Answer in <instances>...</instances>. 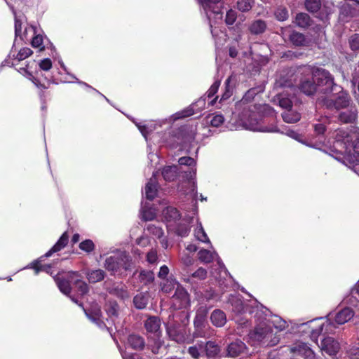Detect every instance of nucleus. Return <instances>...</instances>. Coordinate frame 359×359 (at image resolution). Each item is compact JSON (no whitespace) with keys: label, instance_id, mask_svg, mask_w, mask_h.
<instances>
[{"label":"nucleus","instance_id":"e433bc0d","mask_svg":"<svg viewBox=\"0 0 359 359\" xmlns=\"http://www.w3.org/2000/svg\"><path fill=\"white\" fill-rule=\"evenodd\" d=\"M135 306L138 309H143L148 303V296L146 294L140 293L135 296L133 299Z\"/></svg>","mask_w":359,"mask_h":359},{"label":"nucleus","instance_id":"a878e982","mask_svg":"<svg viewBox=\"0 0 359 359\" xmlns=\"http://www.w3.org/2000/svg\"><path fill=\"white\" fill-rule=\"evenodd\" d=\"M109 294H113L118 298L125 300L128 299L130 295L125 286L121 285H113L108 289Z\"/></svg>","mask_w":359,"mask_h":359},{"label":"nucleus","instance_id":"774afa93","mask_svg":"<svg viewBox=\"0 0 359 359\" xmlns=\"http://www.w3.org/2000/svg\"><path fill=\"white\" fill-rule=\"evenodd\" d=\"M123 359H142L140 355L133 353H127L126 351H122L119 348Z\"/></svg>","mask_w":359,"mask_h":359},{"label":"nucleus","instance_id":"20e7f679","mask_svg":"<svg viewBox=\"0 0 359 359\" xmlns=\"http://www.w3.org/2000/svg\"><path fill=\"white\" fill-rule=\"evenodd\" d=\"M104 267L113 275L122 276L133 267L132 257L126 252H121L106 258Z\"/></svg>","mask_w":359,"mask_h":359},{"label":"nucleus","instance_id":"dca6fc26","mask_svg":"<svg viewBox=\"0 0 359 359\" xmlns=\"http://www.w3.org/2000/svg\"><path fill=\"white\" fill-rule=\"evenodd\" d=\"M140 216L143 222L152 221L156 217V210L149 203H145L140 209Z\"/></svg>","mask_w":359,"mask_h":359},{"label":"nucleus","instance_id":"72a5a7b5","mask_svg":"<svg viewBox=\"0 0 359 359\" xmlns=\"http://www.w3.org/2000/svg\"><path fill=\"white\" fill-rule=\"evenodd\" d=\"M329 318L321 325L318 330H313L312 334H318L320 332L325 331V333H332L337 328V326L330 321V314L328 316Z\"/></svg>","mask_w":359,"mask_h":359},{"label":"nucleus","instance_id":"49530a36","mask_svg":"<svg viewBox=\"0 0 359 359\" xmlns=\"http://www.w3.org/2000/svg\"><path fill=\"white\" fill-rule=\"evenodd\" d=\"M219 349L212 341H208L204 344V352L209 357L214 356L217 354Z\"/></svg>","mask_w":359,"mask_h":359},{"label":"nucleus","instance_id":"4c0bfd02","mask_svg":"<svg viewBox=\"0 0 359 359\" xmlns=\"http://www.w3.org/2000/svg\"><path fill=\"white\" fill-rule=\"evenodd\" d=\"M232 77L229 76L224 82V91L222 93L220 99V102L228 100L233 94V86L231 84Z\"/></svg>","mask_w":359,"mask_h":359},{"label":"nucleus","instance_id":"de8ad7c7","mask_svg":"<svg viewBox=\"0 0 359 359\" xmlns=\"http://www.w3.org/2000/svg\"><path fill=\"white\" fill-rule=\"evenodd\" d=\"M86 315L91 321L95 323L100 328L105 326L104 323L100 320L101 311L100 309L95 310L93 314L86 313Z\"/></svg>","mask_w":359,"mask_h":359},{"label":"nucleus","instance_id":"39448f33","mask_svg":"<svg viewBox=\"0 0 359 359\" xmlns=\"http://www.w3.org/2000/svg\"><path fill=\"white\" fill-rule=\"evenodd\" d=\"M337 96L332 95L331 97L328 95L322 97L320 101L324 107L328 109H335L337 111L348 108L350 106L353 105L351 103V100L348 93L343 90L342 88H337L335 90Z\"/></svg>","mask_w":359,"mask_h":359},{"label":"nucleus","instance_id":"c85d7f7f","mask_svg":"<svg viewBox=\"0 0 359 359\" xmlns=\"http://www.w3.org/2000/svg\"><path fill=\"white\" fill-rule=\"evenodd\" d=\"M207 274L208 272L206 269L203 267H199L187 278H184V280L189 283H192L195 279L198 280H203L207 278Z\"/></svg>","mask_w":359,"mask_h":359},{"label":"nucleus","instance_id":"412c9836","mask_svg":"<svg viewBox=\"0 0 359 359\" xmlns=\"http://www.w3.org/2000/svg\"><path fill=\"white\" fill-rule=\"evenodd\" d=\"M69 237L66 232L63 233L57 242L48 250L43 257H50L53 253L57 252L64 248L68 243Z\"/></svg>","mask_w":359,"mask_h":359},{"label":"nucleus","instance_id":"0eeeda50","mask_svg":"<svg viewBox=\"0 0 359 359\" xmlns=\"http://www.w3.org/2000/svg\"><path fill=\"white\" fill-rule=\"evenodd\" d=\"M255 318L257 320H259V318L262 319V321H264L270 327L272 324L275 328L280 331L285 329L287 325L286 322L279 316H271L269 311L262 305H257V312Z\"/></svg>","mask_w":359,"mask_h":359},{"label":"nucleus","instance_id":"603ef678","mask_svg":"<svg viewBox=\"0 0 359 359\" xmlns=\"http://www.w3.org/2000/svg\"><path fill=\"white\" fill-rule=\"evenodd\" d=\"M79 248L81 250L85 251V252L89 253V252H91L92 251L94 250L95 245H94L93 242L91 240L87 239V240H85V241H82L79 244Z\"/></svg>","mask_w":359,"mask_h":359},{"label":"nucleus","instance_id":"bb28decb","mask_svg":"<svg viewBox=\"0 0 359 359\" xmlns=\"http://www.w3.org/2000/svg\"><path fill=\"white\" fill-rule=\"evenodd\" d=\"M105 311L108 316L114 321L119 314V307L115 301H109L105 305Z\"/></svg>","mask_w":359,"mask_h":359},{"label":"nucleus","instance_id":"052dcab7","mask_svg":"<svg viewBox=\"0 0 359 359\" xmlns=\"http://www.w3.org/2000/svg\"><path fill=\"white\" fill-rule=\"evenodd\" d=\"M138 129L140 130L142 135L147 139V135L151 133L154 128L151 125H141L140 123H136Z\"/></svg>","mask_w":359,"mask_h":359},{"label":"nucleus","instance_id":"8fccbe9b","mask_svg":"<svg viewBox=\"0 0 359 359\" xmlns=\"http://www.w3.org/2000/svg\"><path fill=\"white\" fill-rule=\"evenodd\" d=\"M290 39L292 41V43L295 46H301L305 41L304 34L297 32H293L290 34Z\"/></svg>","mask_w":359,"mask_h":359},{"label":"nucleus","instance_id":"b1692460","mask_svg":"<svg viewBox=\"0 0 359 359\" xmlns=\"http://www.w3.org/2000/svg\"><path fill=\"white\" fill-rule=\"evenodd\" d=\"M157 186L158 184L154 175L145 186V195L147 199L151 201L155 198L158 191Z\"/></svg>","mask_w":359,"mask_h":359},{"label":"nucleus","instance_id":"4d7b16f0","mask_svg":"<svg viewBox=\"0 0 359 359\" xmlns=\"http://www.w3.org/2000/svg\"><path fill=\"white\" fill-rule=\"evenodd\" d=\"M237 18V13L233 10L229 9L226 14L225 22L228 25H232Z\"/></svg>","mask_w":359,"mask_h":359},{"label":"nucleus","instance_id":"864d4df0","mask_svg":"<svg viewBox=\"0 0 359 359\" xmlns=\"http://www.w3.org/2000/svg\"><path fill=\"white\" fill-rule=\"evenodd\" d=\"M205 316H206V312L204 309L197 311L195 319H194V325L196 327H200L203 325V323H204L205 318Z\"/></svg>","mask_w":359,"mask_h":359},{"label":"nucleus","instance_id":"3c124183","mask_svg":"<svg viewBox=\"0 0 359 359\" xmlns=\"http://www.w3.org/2000/svg\"><path fill=\"white\" fill-rule=\"evenodd\" d=\"M305 6L307 11L314 13L319 10L320 1V0H306Z\"/></svg>","mask_w":359,"mask_h":359},{"label":"nucleus","instance_id":"c756f323","mask_svg":"<svg viewBox=\"0 0 359 359\" xmlns=\"http://www.w3.org/2000/svg\"><path fill=\"white\" fill-rule=\"evenodd\" d=\"M177 166H166L162 170V175L163 179L168 182H172L177 177Z\"/></svg>","mask_w":359,"mask_h":359},{"label":"nucleus","instance_id":"f8f14e48","mask_svg":"<svg viewBox=\"0 0 359 359\" xmlns=\"http://www.w3.org/2000/svg\"><path fill=\"white\" fill-rule=\"evenodd\" d=\"M291 351L296 355H301L306 359H314L315 353L313 350L304 342L297 343L292 348Z\"/></svg>","mask_w":359,"mask_h":359},{"label":"nucleus","instance_id":"6e6552de","mask_svg":"<svg viewBox=\"0 0 359 359\" xmlns=\"http://www.w3.org/2000/svg\"><path fill=\"white\" fill-rule=\"evenodd\" d=\"M198 2L209 20L210 26L212 28V15L215 19L221 20L222 18L221 0H198Z\"/></svg>","mask_w":359,"mask_h":359},{"label":"nucleus","instance_id":"bf43d9fd","mask_svg":"<svg viewBox=\"0 0 359 359\" xmlns=\"http://www.w3.org/2000/svg\"><path fill=\"white\" fill-rule=\"evenodd\" d=\"M177 283L173 280H167L165 283H164L162 285V291L165 293H169L176 285L177 286Z\"/></svg>","mask_w":359,"mask_h":359},{"label":"nucleus","instance_id":"6e6d98bb","mask_svg":"<svg viewBox=\"0 0 359 359\" xmlns=\"http://www.w3.org/2000/svg\"><path fill=\"white\" fill-rule=\"evenodd\" d=\"M275 16L278 20H286L288 18L287 10L284 7H279L275 11Z\"/></svg>","mask_w":359,"mask_h":359},{"label":"nucleus","instance_id":"ea45409f","mask_svg":"<svg viewBox=\"0 0 359 359\" xmlns=\"http://www.w3.org/2000/svg\"><path fill=\"white\" fill-rule=\"evenodd\" d=\"M7 5L11 9L14 16H15V36H20L22 29V23L20 20L18 19L16 16V11L14 8V5L12 4L11 0H5Z\"/></svg>","mask_w":359,"mask_h":359},{"label":"nucleus","instance_id":"5fc2aeb1","mask_svg":"<svg viewBox=\"0 0 359 359\" xmlns=\"http://www.w3.org/2000/svg\"><path fill=\"white\" fill-rule=\"evenodd\" d=\"M32 53L33 52L29 48H22L18 53L15 58L18 61H22L29 57Z\"/></svg>","mask_w":359,"mask_h":359},{"label":"nucleus","instance_id":"338daca9","mask_svg":"<svg viewBox=\"0 0 359 359\" xmlns=\"http://www.w3.org/2000/svg\"><path fill=\"white\" fill-rule=\"evenodd\" d=\"M157 252L154 250H151L147 255V260L150 264H155L157 262Z\"/></svg>","mask_w":359,"mask_h":359},{"label":"nucleus","instance_id":"a211bd4d","mask_svg":"<svg viewBox=\"0 0 359 359\" xmlns=\"http://www.w3.org/2000/svg\"><path fill=\"white\" fill-rule=\"evenodd\" d=\"M246 346L241 340H236L227 346V355L230 357H236L244 351Z\"/></svg>","mask_w":359,"mask_h":359},{"label":"nucleus","instance_id":"a18cd8bd","mask_svg":"<svg viewBox=\"0 0 359 359\" xmlns=\"http://www.w3.org/2000/svg\"><path fill=\"white\" fill-rule=\"evenodd\" d=\"M168 231H174L178 236L184 237L188 235L189 229L188 226H168Z\"/></svg>","mask_w":359,"mask_h":359},{"label":"nucleus","instance_id":"680f3d73","mask_svg":"<svg viewBox=\"0 0 359 359\" xmlns=\"http://www.w3.org/2000/svg\"><path fill=\"white\" fill-rule=\"evenodd\" d=\"M178 163L180 165H188V166H195L196 164L194 158L189 156L181 157L178 160Z\"/></svg>","mask_w":359,"mask_h":359},{"label":"nucleus","instance_id":"f03ea898","mask_svg":"<svg viewBox=\"0 0 359 359\" xmlns=\"http://www.w3.org/2000/svg\"><path fill=\"white\" fill-rule=\"evenodd\" d=\"M305 72L312 73L313 80L316 83L319 95H322L320 97H318L319 101L321 100L322 97L329 95L333 90L340 88V86L334 83V77L327 70L323 68L308 67L305 69Z\"/></svg>","mask_w":359,"mask_h":359},{"label":"nucleus","instance_id":"423d86ee","mask_svg":"<svg viewBox=\"0 0 359 359\" xmlns=\"http://www.w3.org/2000/svg\"><path fill=\"white\" fill-rule=\"evenodd\" d=\"M243 127L250 130L268 133H279L280 130L276 126H262L259 123L257 115L255 113L246 111L241 118Z\"/></svg>","mask_w":359,"mask_h":359},{"label":"nucleus","instance_id":"cd10ccee","mask_svg":"<svg viewBox=\"0 0 359 359\" xmlns=\"http://www.w3.org/2000/svg\"><path fill=\"white\" fill-rule=\"evenodd\" d=\"M128 344L135 350H141L144 347V339L137 334H130L128 338Z\"/></svg>","mask_w":359,"mask_h":359},{"label":"nucleus","instance_id":"473e14b6","mask_svg":"<svg viewBox=\"0 0 359 359\" xmlns=\"http://www.w3.org/2000/svg\"><path fill=\"white\" fill-rule=\"evenodd\" d=\"M18 72L32 81L36 87L43 88H48V86H46L45 84H41L40 81L36 78H35L30 72L28 71L27 67L20 68L18 69Z\"/></svg>","mask_w":359,"mask_h":359},{"label":"nucleus","instance_id":"a19ab883","mask_svg":"<svg viewBox=\"0 0 359 359\" xmlns=\"http://www.w3.org/2000/svg\"><path fill=\"white\" fill-rule=\"evenodd\" d=\"M168 333L170 337L177 342L184 340V333L182 330H178L175 327H169L168 328Z\"/></svg>","mask_w":359,"mask_h":359},{"label":"nucleus","instance_id":"f257e3e1","mask_svg":"<svg viewBox=\"0 0 359 359\" xmlns=\"http://www.w3.org/2000/svg\"><path fill=\"white\" fill-rule=\"evenodd\" d=\"M332 151L336 154L337 159L344 155L350 157L353 163L359 164V128H355L354 132L351 133L337 130Z\"/></svg>","mask_w":359,"mask_h":359},{"label":"nucleus","instance_id":"ddd939ff","mask_svg":"<svg viewBox=\"0 0 359 359\" xmlns=\"http://www.w3.org/2000/svg\"><path fill=\"white\" fill-rule=\"evenodd\" d=\"M69 278L80 295H84L88 292V285L81 279V276L77 272H70Z\"/></svg>","mask_w":359,"mask_h":359},{"label":"nucleus","instance_id":"6ab92c4d","mask_svg":"<svg viewBox=\"0 0 359 359\" xmlns=\"http://www.w3.org/2000/svg\"><path fill=\"white\" fill-rule=\"evenodd\" d=\"M300 90L306 95H319V91L316 87L314 80H304L299 85Z\"/></svg>","mask_w":359,"mask_h":359},{"label":"nucleus","instance_id":"c03bdc74","mask_svg":"<svg viewBox=\"0 0 359 359\" xmlns=\"http://www.w3.org/2000/svg\"><path fill=\"white\" fill-rule=\"evenodd\" d=\"M275 102L278 103V105L285 110H287L292 107V101L291 100L285 96L284 95H279L275 100Z\"/></svg>","mask_w":359,"mask_h":359},{"label":"nucleus","instance_id":"13d9d810","mask_svg":"<svg viewBox=\"0 0 359 359\" xmlns=\"http://www.w3.org/2000/svg\"><path fill=\"white\" fill-rule=\"evenodd\" d=\"M224 121V116L220 114H214L210 121L212 126L219 127Z\"/></svg>","mask_w":359,"mask_h":359},{"label":"nucleus","instance_id":"c9c22d12","mask_svg":"<svg viewBox=\"0 0 359 359\" xmlns=\"http://www.w3.org/2000/svg\"><path fill=\"white\" fill-rule=\"evenodd\" d=\"M255 4V0H237L236 8L242 13L248 12Z\"/></svg>","mask_w":359,"mask_h":359},{"label":"nucleus","instance_id":"7ed1b4c3","mask_svg":"<svg viewBox=\"0 0 359 359\" xmlns=\"http://www.w3.org/2000/svg\"><path fill=\"white\" fill-rule=\"evenodd\" d=\"M255 329L249 333V340L252 346H273L279 342V337L273 333L271 327L259 318Z\"/></svg>","mask_w":359,"mask_h":359},{"label":"nucleus","instance_id":"f704fd0d","mask_svg":"<svg viewBox=\"0 0 359 359\" xmlns=\"http://www.w3.org/2000/svg\"><path fill=\"white\" fill-rule=\"evenodd\" d=\"M295 24L302 28H306L310 25L311 18L306 13H300L296 15Z\"/></svg>","mask_w":359,"mask_h":359},{"label":"nucleus","instance_id":"37998d69","mask_svg":"<svg viewBox=\"0 0 359 359\" xmlns=\"http://www.w3.org/2000/svg\"><path fill=\"white\" fill-rule=\"evenodd\" d=\"M194 236L199 241L203 243H210L205 231L203 228V226H196V229H194Z\"/></svg>","mask_w":359,"mask_h":359},{"label":"nucleus","instance_id":"0e129e2a","mask_svg":"<svg viewBox=\"0 0 359 359\" xmlns=\"http://www.w3.org/2000/svg\"><path fill=\"white\" fill-rule=\"evenodd\" d=\"M39 66L41 70L47 72L51 69L52 62L49 58H46L40 61Z\"/></svg>","mask_w":359,"mask_h":359},{"label":"nucleus","instance_id":"9d476101","mask_svg":"<svg viewBox=\"0 0 359 359\" xmlns=\"http://www.w3.org/2000/svg\"><path fill=\"white\" fill-rule=\"evenodd\" d=\"M198 258L201 262L205 264L210 263L216 259L221 271L224 272L225 275L227 274V270L215 251L212 252L205 249H201L198 253Z\"/></svg>","mask_w":359,"mask_h":359},{"label":"nucleus","instance_id":"58836bf2","mask_svg":"<svg viewBox=\"0 0 359 359\" xmlns=\"http://www.w3.org/2000/svg\"><path fill=\"white\" fill-rule=\"evenodd\" d=\"M56 284L59 287L60 290L65 294L68 295L71 292L70 280H66L65 279L57 277L55 278Z\"/></svg>","mask_w":359,"mask_h":359},{"label":"nucleus","instance_id":"f3484780","mask_svg":"<svg viewBox=\"0 0 359 359\" xmlns=\"http://www.w3.org/2000/svg\"><path fill=\"white\" fill-rule=\"evenodd\" d=\"M162 222H175L180 217V214L177 208L171 206L165 208L162 211Z\"/></svg>","mask_w":359,"mask_h":359},{"label":"nucleus","instance_id":"2f4dec72","mask_svg":"<svg viewBox=\"0 0 359 359\" xmlns=\"http://www.w3.org/2000/svg\"><path fill=\"white\" fill-rule=\"evenodd\" d=\"M266 28V22L262 20H257L252 22L250 26V31L253 34H262Z\"/></svg>","mask_w":359,"mask_h":359},{"label":"nucleus","instance_id":"e2e57ef3","mask_svg":"<svg viewBox=\"0 0 359 359\" xmlns=\"http://www.w3.org/2000/svg\"><path fill=\"white\" fill-rule=\"evenodd\" d=\"M220 86V81H215L213 84L210 86L209 90L207 92V96L208 97H213L217 92L219 87Z\"/></svg>","mask_w":359,"mask_h":359},{"label":"nucleus","instance_id":"5701e85b","mask_svg":"<svg viewBox=\"0 0 359 359\" xmlns=\"http://www.w3.org/2000/svg\"><path fill=\"white\" fill-rule=\"evenodd\" d=\"M86 276L90 283H96L104 278L106 273L102 269H98L88 271Z\"/></svg>","mask_w":359,"mask_h":359},{"label":"nucleus","instance_id":"4468645a","mask_svg":"<svg viewBox=\"0 0 359 359\" xmlns=\"http://www.w3.org/2000/svg\"><path fill=\"white\" fill-rule=\"evenodd\" d=\"M358 117V111L355 105H351L346 110L339 114V120L344 123H353Z\"/></svg>","mask_w":359,"mask_h":359},{"label":"nucleus","instance_id":"1a4fd4ad","mask_svg":"<svg viewBox=\"0 0 359 359\" xmlns=\"http://www.w3.org/2000/svg\"><path fill=\"white\" fill-rule=\"evenodd\" d=\"M190 305L189 294L187 290L177 284L174 294L172 296V306L175 309L187 308Z\"/></svg>","mask_w":359,"mask_h":359},{"label":"nucleus","instance_id":"79ce46f5","mask_svg":"<svg viewBox=\"0 0 359 359\" xmlns=\"http://www.w3.org/2000/svg\"><path fill=\"white\" fill-rule=\"evenodd\" d=\"M204 352V344L203 342L197 344L194 346H190L188 349V353L194 359H198L201 354Z\"/></svg>","mask_w":359,"mask_h":359},{"label":"nucleus","instance_id":"4be33fe9","mask_svg":"<svg viewBox=\"0 0 359 359\" xmlns=\"http://www.w3.org/2000/svg\"><path fill=\"white\" fill-rule=\"evenodd\" d=\"M212 323L216 327H223L226 323V316L224 311L219 309H215L210 316Z\"/></svg>","mask_w":359,"mask_h":359},{"label":"nucleus","instance_id":"393cba45","mask_svg":"<svg viewBox=\"0 0 359 359\" xmlns=\"http://www.w3.org/2000/svg\"><path fill=\"white\" fill-rule=\"evenodd\" d=\"M161 321L158 317H149L144 323V327L147 332L156 334L160 329Z\"/></svg>","mask_w":359,"mask_h":359},{"label":"nucleus","instance_id":"69168bd1","mask_svg":"<svg viewBox=\"0 0 359 359\" xmlns=\"http://www.w3.org/2000/svg\"><path fill=\"white\" fill-rule=\"evenodd\" d=\"M349 43L352 50H359V34L353 35L349 40Z\"/></svg>","mask_w":359,"mask_h":359},{"label":"nucleus","instance_id":"2eb2a0df","mask_svg":"<svg viewBox=\"0 0 359 359\" xmlns=\"http://www.w3.org/2000/svg\"><path fill=\"white\" fill-rule=\"evenodd\" d=\"M255 304H256L255 306L249 304H244L241 299H236L234 302L232 303L233 311L238 314L248 311L250 313H255V315L257 312V305L259 304L257 303Z\"/></svg>","mask_w":359,"mask_h":359},{"label":"nucleus","instance_id":"aec40b11","mask_svg":"<svg viewBox=\"0 0 359 359\" xmlns=\"http://www.w3.org/2000/svg\"><path fill=\"white\" fill-rule=\"evenodd\" d=\"M353 316L354 311L350 308L346 307L335 315L334 320L337 325H342L350 320Z\"/></svg>","mask_w":359,"mask_h":359},{"label":"nucleus","instance_id":"09e8293b","mask_svg":"<svg viewBox=\"0 0 359 359\" xmlns=\"http://www.w3.org/2000/svg\"><path fill=\"white\" fill-rule=\"evenodd\" d=\"M41 260H36L31 264V268L35 270V274H38L39 271H46L48 273H50V266L46 264H41Z\"/></svg>","mask_w":359,"mask_h":359},{"label":"nucleus","instance_id":"7c9ffc66","mask_svg":"<svg viewBox=\"0 0 359 359\" xmlns=\"http://www.w3.org/2000/svg\"><path fill=\"white\" fill-rule=\"evenodd\" d=\"M282 117L285 122L293 123L298 122L300 120L301 114L299 112L294 111L290 108L287 110H285L282 114Z\"/></svg>","mask_w":359,"mask_h":359},{"label":"nucleus","instance_id":"9b49d317","mask_svg":"<svg viewBox=\"0 0 359 359\" xmlns=\"http://www.w3.org/2000/svg\"><path fill=\"white\" fill-rule=\"evenodd\" d=\"M322 351L325 352L330 355H334L340 348L339 343L332 337L324 338L320 346Z\"/></svg>","mask_w":359,"mask_h":359}]
</instances>
